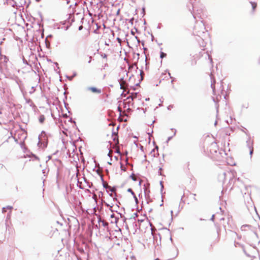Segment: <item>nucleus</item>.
I'll return each mask as SVG.
<instances>
[{
  "instance_id": "6e6552de",
  "label": "nucleus",
  "mask_w": 260,
  "mask_h": 260,
  "mask_svg": "<svg viewBox=\"0 0 260 260\" xmlns=\"http://www.w3.org/2000/svg\"><path fill=\"white\" fill-rule=\"evenodd\" d=\"M6 170V168L5 167V166L2 164H0V173L4 172Z\"/></svg>"
},
{
  "instance_id": "a211bd4d",
  "label": "nucleus",
  "mask_w": 260,
  "mask_h": 260,
  "mask_svg": "<svg viewBox=\"0 0 260 260\" xmlns=\"http://www.w3.org/2000/svg\"><path fill=\"white\" fill-rule=\"evenodd\" d=\"M91 59H92V57L91 56H89V60H88V63H90L91 61Z\"/></svg>"
},
{
  "instance_id": "7ed1b4c3",
  "label": "nucleus",
  "mask_w": 260,
  "mask_h": 260,
  "mask_svg": "<svg viewBox=\"0 0 260 260\" xmlns=\"http://www.w3.org/2000/svg\"><path fill=\"white\" fill-rule=\"evenodd\" d=\"M225 221L224 218H222L220 220L219 223H217V232L219 233L221 229V226H222L223 229L225 230L226 226L225 225Z\"/></svg>"
},
{
  "instance_id": "6ab92c4d",
  "label": "nucleus",
  "mask_w": 260,
  "mask_h": 260,
  "mask_svg": "<svg viewBox=\"0 0 260 260\" xmlns=\"http://www.w3.org/2000/svg\"><path fill=\"white\" fill-rule=\"evenodd\" d=\"M82 28H83V26H82V25H81V26H80L79 27V30H82Z\"/></svg>"
},
{
  "instance_id": "423d86ee",
  "label": "nucleus",
  "mask_w": 260,
  "mask_h": 260,
  "mask_svg": "<svg viewBox=\"0 0 260 260\" xmlns=\"http://www.w3.org/2000/svg\"><path fill=\"white\" fill-rule=\"evenodd\" d=\"M103 186L107 190L111 191V192H115L116 191V188L115 187L109 186L106 182H103Z\"/></svg>"
},
{
  "instance_id": "412c9836",
  "label": "nucleus",
  "mask_w": 260,
  "mask_h": 260,
  "mask_svg": "<svg viewBox=\"0 0 260 260\" xmlns=\"http://www.w3.org/2000/svg\"><path fill=\"white\" fill-rule=\"evenodd\" d=\"M253 152V149H252L251 151H250V154H251Z\"/></svg>"
},
{
  "instance_id": "4468645a",
  "label": "nucleus",
  "mask_w": 260,
  "mask_h": 260,
  "mask_svg": "<svg viewBox=\"0 0 260 260\" xmlns=\"http://www.w3.org/2000/svg\"><path fill=\"white\" fill-rule=\"evenodd\" d=\"M159 174L160 175H162V173H161V171H162V166L161 167H159Z\"/></svg>"
},
{
  "instance_id": "ddd939ff",
  "label": "nucleus",
  "mask_w": 260,
  "mask_h": 260,
  "mask_svg": "<svg viewBox=\"0 0 260 260\" xmlns=\"http://www.w3.org/2000/svg\"><path fill=\"white\" fill-rule=\"evenodd\" d=\"M166 55H167V54L165 53H164V52H161V53H160V57L161 58L166 57Z\"/></svg>"
},
{
  "instance_id": "0eeeda50",
  "label": "nucleus",
  "mask_w": 260,
  "mask_h": 260,
  "mask_svg": "<svg viewBox=\"0 0 260 260\" xmlns=\"http://www.w3.org/2000/svg\"><path fill=\"white\" fill-rule=\"evenodd\" d=\"M150 155L152 157H155L159 155L158 153V148L157 146H156L150 152Z\"/></svg>"
},
{
  "instance_id": "aec40b11",
  "label": "nucleus",
  "mask_w": 260,
  "mask_h": 260,
  "mask_svg": "<svg viewBox=\"0 0 260 260\" xmlns=\"http://www.w3.org/2000/svg\"><path fill=\"white\" fill-rule=\"evenodd\" d=\"M117 40L119 43L121 42V40L119 38H117Z\"/></svg>"
},
{
  "instance_id": "20e7f679",
  "label": "nucleus",
  "mask_w": 260,
  "mask_h": 260,
  "mask_svg": "<svg viewBox=\"0 0 260 260\" xmlns=\"http://www.w3.org/2000/svg\"><path fill=\"white\" fill-rule=\"evenodd\" d=\"M120 88L121 89L126 91V89H127L128 85L126 81L124 80L123 78H121L119 81Z\"/></svg>"
},
{
  "instance_id": "f8f14e48",
  "label": "nucleus",
  "mask_w": 260,
  "mask_h": 260,
  "mask_svg": "<svg viewBox=\"0 0 260 260\" xmlns=\"http://www.w3.org/2000/svg\"><path fill=\"white\" fill-rule=\"evenodd\" d=\"M111 217L112 218H114V221H112V222H117V219H116V218L115 217V216H114V214H112L111 215Z\"/></svg>"
},
{
  "instance_id": "9d476101",
  "label": "nucleus",
  "mask_w": 260,
  "mask_h": 260,
  "mask_svg": "<svg viewBox=\"0 0 260 260\" xmlns=\"http://www.w3.org/2000/svg\"><path fill=\"white\" fill-rule=\"evenodd\" d=\"M45 120V117L43 115L40 116L39 118V121L41 123H43Z\"/></svg>"
},
{
  "instance_id": "f03ea898",
  "label": "nucleus",
  "mask_w": 260,
  "mask_h": 260,
  "mask_svg": "<svg viewBox=\"0 0 260 260\" xmlns=\"http://www.w3.org/2000/svg\"><path fill=\"white\" fill-rule=\"evenodd\" d=\"M87 90L91 93L100 94L102 93V89L95 86H90L87 88Z\"/></svg>"
},
{
  "instance_id": "9b49d317",
  "label": "nucleus",
  "mask_w": 260,
  "mask_h": 260,
  "mask_svg": "<svg viewBox=\"0 0 260 260\" xmlns=\"http://www.w3.org/2000/svg\"><path fill=\"white\" fill-rule=\"evenodd\" d=\"M131 177L132 178V179L134 180V181H137V177L134 174H133L131 176Z\"/></svg>"
},
{
  "instance_id": "1a4fd4ad",
  "label": "nucleus",
  "mask_w": 260,
  "mask_h": 260,
  "mask_svg": "<svg viewBox=\"0 0 260 260\" xmlns=\"http://www.w3.org/2000/svg\"><path fill=\"white\" fill-rule=\"evenodd\" d=\"M250 4L252 8V11H254L257 6V4L254 2H251Z\"/></svg>"
},
{
  "instance_id": "f3484780",
  "label": "nucleus",
  "mask_w": 260,
  "mask_h": 260,
  "mask_svg": "<svg viewBox=\"0 0 260 260\" xmlns=\"http://www.w3.org/2000/svg\"><path fill=\"white\" fill-rule=\"evenodd\" d=\"M128 191H129V192H131L133 194H134V192L133 191V190H132V189L129 188V189H128Z\"/></svg>"
},
{
  "instance_id": "2eb2a0df",
  "label": "nucleus",
  "mask_w": 260,
  "mask_h": 260,
  "mask_svg": "<svg viewBox=\"0 0 260 260\" xmlns=\"http://www.w3.org/2000/svg\"><path fill=\"white\" fill-rule=\"evenodd\" d=\"M121 169L122 170L124 171H125L126 170V168L124 166H123L121 164Z\"/></svg>"
},
{
  "instance_id": "39448f33",
  "label": "nucleus",
  "mask_w": 260,
  "mask_h": 260,
  "mask_svg": "<svg viewBox=\"0 0 260 260\" xmlns=\"http://www.w3.org/2000/svg\"><path fill=\"white\" fill-rule=\"evenodd\" d=\"M107 206L110 207V209L112 212H117V210L119 209V207L116 204L111 205L109 204H106Z\"/></svg>"
},
{
  "instance_id": "dca6fc26",
  "label": "nucleus",
  "mask_w": 260,
  "mask_h": 260,
  "mask_svg": "<svg viewBox=\"0 0 260 260\" xmlns=\"http://www.w3.org/2000/svg\"><path fill=\"white\" fill-rule=\"evenodd\" d=\"M101 56H102V57H103V58H106H106H107V54H106L105 53H104V54H102V55H101Z\"/></svg>"
},
{
  "instance_id": "f257e3e1",
  "label": "nucleus",
  "mask_w": 260,
  "mask_h": 260,
  "mask_svg": "<svg viewBox=\"0 0 260 260\" xmlns=\"http://www.w3.org/2000/svg\"><path fill=\"white\" fill-rule=\"evenodd\" d=\"M210 152L211 155H213L214 153L217 152L218 150V146L216 143L213 142L211 144L210 146L208 148Z\"/></svg>"
}]
</instances>
